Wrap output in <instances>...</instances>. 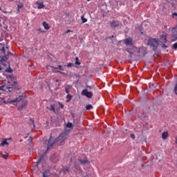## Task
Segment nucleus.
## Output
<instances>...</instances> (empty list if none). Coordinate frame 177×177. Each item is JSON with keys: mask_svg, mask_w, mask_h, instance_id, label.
<instances>
[{"mask_svg": "<svg viewBox=\"0 0 177 177\" xmlns=\"http://www.w3.org/2000/svg\"><path fill=\"white\" fill-rule=\"evenodd\" d=\"M68 137V133H67V131H64L61 133L59 136L55 139L53 138L51 135L48 141L47 150L52 149V147H53V146H55L56 143H57L59 146H63L64 145H66V140H67Z\"/></svg>", "mask_w": 177, "mask_h": 177, "instance_id": "1", "label": "nucleus"}, {"mask_svg": "<svg viewBox=\"0 0 177 177\" xmlns=\"http://www.w3.org/2000/svg\"><path fill=\"white\" fill-rule=\"evenodd\" d=\"M124 50H126L128 53H129L130 56H146L147 55V48L146 47H141L138 48L135 46H131V48L124 47Z\"/></svg>", "mask_w": 177, "mask_h": 177, "instance_id": "2", "label": "nucleus"}, {"mask_svg": "<svg viewBox=\"0 0 177 177\" xmlns=\"http://www.w3.org/2000/svg\"><path fill=\"white\" fill-rule=\"evenodd\" d=\"M21 99H23L22 96H19L18 97L12 100V96L8 95L3 98V102L5 104H9V103H11L12 104H15V103H19V102H21Z\"/></svg>", "mask_w": 177, "mask_h": 177, "instance_id": "3", "label": "nucleus"}, {"mask_svg": "<svg viewBox=\"0 0 177 177\" xmlns=\"http://www.w3.org/2000/svg\"><path fill=\"white\" fill-rule=\"evenodd\" d=\"M1 51L4 54V56L1 57L0 60V63L1 64H2V66H8V62H6V60H8V57L6 56H9V55H12V53L9 51L6 53L5 52V47H3L1 48Z\"/></svg>", "mask_w": 177, "mask_h": 177, "instance_id": "4", "label": "nucleus"}, {"mask_svg": "<svg viewBox=\"0 0 177 177\" xmlns=\"http://www.w3.org/2000/svg\"><path fill=\"white\" fill-rule=\"evenodd\" d=\"M148 45L152 48L153 50H157L158 49V40L157 39H150Z\"/></svg>", "mask_w": 177, "mask_h": 177, "instance_id": "5", "label": "nucleus"}, {"mask_svg": "<svg viewBox=\"0 0 177 177\" xmlns=\"http://www.w3.org/2000/svg\"><path fill=\"white\" fill-rule=\"evenodd\" d=\"M8 82L13 86V85H17V82H16V77L13 75L7 76Z\"/></svg>", "mask_w": 177, "mask_h": 177, "instance_id": "6", "label": "nucleus"}, {"mask_svg": "<svg viewBox=\"0 0 177 177\" xmlns=\"http://www.w3.org/2000/svg\"><path fill=\"white\" fill-rule=\"evenodd\" d=\"M82 95L86 96V97H88V99H92L93 93L91 91H88V89H84L82 91Z\"/></svg>", "mask_w": 177, "mask_h": 177, "instance_id": "7", "label": "nucleus"}, {"mask_svg": "<svg viewBox=\"0 0 177 177\" xmlns=\"http://www.w3.org/2000/svg\"><path fill=\"white\" fill-rule=\"evenodd\" d=\"M0 91H4L5 92H12V87H9L6 84H1L0 85Z\"/></svg>", "mask_w": 177, "mask_h": 177, "instance_id": "8", "label": "nucleus"}, {"mask_svg": "<svg viewBox=\"0 0 177 177\" xmlns=\"http://www.w3.org/2000/svg\"><path fill=\"white\" fill-rule=\"evenodd\" d=\"M124 44H125V45H129L130 46L129 48H132V46H133V42L132 38H131V37H129V38L124 39Z\"/></svg>", "mask_w": 177, "mask_h": 177, "instance_id": "9", "label": "nucleus"}, {"mask_svg": "<svg viewBox=\"0 0 177 177\" xmlns=\"http://www.w3.org/2000/svg\"><path fill=\"white\" fill-rule=\"evenodd\" d=\"M120 24V21L116 20H113L110 22V26L111 27H112V28H115L116 27H119Z\"/></svg>", "mask_w": 177, "mask_h": 177, "instance_id": "10", "label": "nucleus"}, {"mask_svg": "<svg viewBox=\"0 0 177 177\" xmlns=\"http://www.w3.org/2000/svg\"><path fill=\"white\" fill-rule=\"evenodd\" d=\"M51 68L53 73H59L58 71H56L57 70V68H59V70H61V71H64V68L61 65H57V67L51 66Z\"/></svg>", "mask_w": 177, "mask_h": 177, "instance_id": "11", "label": "nucleus"}, {"mask_svg": "<svg viewBox=\"0 0 177 177\" xmlns=\"http://www.w3.org/2000/svg\"><path fill=\"white\" fill-rule=\"evenodd\" d=\"M26 106H27V100H23L20 106L18 107L19 111H23V109H25V107Z\"/></svg>", "mask_w": 177, "mask_h": 177, "instance_id": "12", "label": "nucleus"}, {"mask_svg": "<svg viewBox=\"0 0 177 177\" xmlns=\"http://www.w3.org/2000/svg\"><path fill=\"white\" fill-rule=\"evenodd\" d=\"M37 165H44L45 164V156H41L37 162Z\"/></svg>", "mask_w": 177, "mask_h": 177, "instance_id": "13", "label": "nucleus"}, {"mask_svg": "<svg viewBox=\"0 0 177 177\" xmlns=\"http://www.w3.org/2000/svg\"><path fill=\"white\" fill-rule=\"evenodd\" d=\"M10 139L12 138L3 139V140L1 141V143L0 144V146H1L2 147H5V146H9V142H8V140H10Z\"/></svg>", "mask_w": 177, "mask_h": 177, "instance_id": "14", "label": "nucleus"}, {"mask_svg": "<svg viewBox=\"0 0 177 177\" xmlns=\"http://www.w3.org/2000/svg\"><path fill=\"white\" fill-rule=\"evenodd\" d=\"M50 160L54 164H56V162H57V161H59V156H51L50 158Z\"/></svg>", "mask_w": 177, "mask_h": 177, "instance_id": "15", "label": "nucleus"}, {"mask_svg": "<svg viewBox=\"0 0 177 177\" xmlns=\"http://www.w3.org/2000/svg\"><path fill=\"white\" fill-rule=\"evenodd\" d=\"M168 138H169V134L168 133V131H164L162 133V139L163 140H167V139H168Z\"/></svg>", "mask_w": 177, "mask_h": 177, "instance_id": "16", "label": "nucleus"}, {"mask_svg": "<svg viewBox=\"0 0 177 177\" xmlns=\"http://www.w3.org/2000/svg\"><path fill=\"white\" fill-rule=\"evenodd\" d=\"M36 5H37V9H44V8H45L44 2L37 1Z\"/></svg>", "mask_w": 177, "mask_h": 177, "instance_id": "17", "label": "nucleus"}, {"mask_svg": "<svg viewBox=\"0 0 177 177\" xmlns=\"http://www.w3.org/2000/svg\"><path fill=\"white\" fill-rule=\"evenodd\" d=\"M42 26L45 30H50V26L46 21H43Z\"/></svg>", "mask_w": 177, "mask_h": 177, "instance_id": "18", "label": "nucleus"}, {"mask_svg": "<svg viewBox=\"0 0 177 177\" xmlns=\"http://www.w3.org/2000/svg\"><path fill=\"white\" fill-rule=\"evenodd\" d=\"M160 40L162 41V42H164L165 44H167V42H168V41L167 40V35H162L160 37Z\"/></svg>", "mask_w": 177, "mask_h": 177, "instance_id": "19", "label": "nucleus"}, {"mask_svg": "<svg viewBox=\"0 0 177 177\" xmlns=\"http://www.w3.org/2000/svg\"><path fill=\"white\" fill-rule=\"evenodd\" d=\"M79 162L80 164H83V165H85V164H87V162H89V160H88V159H84V160H79Z\"/></svg>", "mask_w": 177, "mask_h": 177, "instance_id": "20", "label": "nucleus"}, {"mask_svg": "<svg viewBox=\"0 0 177 177\" xmlns=\"http://www.w3.org/2000/svg\"><path fill=\"white\" fill-rule=\"evenodd\" d=\"M50 111H53V113H56V110L55 109V105L51 104L50 108L49 109Z\"/></svg>", "mask_w": 177, "mask_h": 177, "instance_id": "21", "label": "nucleus"}, {"mask_svg": "<svg viewBox=\"0 0 177 177\" xmlns=\"http://www.w3.org/2000/svg\"><path fill=\"white\" fill-rule=\"evenodd\" d=\"M92 109H93V106L91 104H87L86 106V110H92Z\"/></svg>", "mask_w": 177, "mask_h": 177, "instance_id": "22", "label": "nucleus"}, {"mask_svg": "<svg viewBox=\"0 0 177 177\" xmlns=\"http://www.w3.org/2000/svg\"><path fill=\"white\" fill-rule=\"evenodd\" d=\"M72 97H73V96H71V95L68 94L66 95V99H67L66 102H70L71 100Z\"/></svg>", "mask_w": 177, "mask_h": 177, "instance_id": "23", "label": "nucleus"}, {"mask_svg": "<svg viewBox=\"0 0 177 177\" xmlns=\"http://www.w3.org/2000/svg\"><path fill=\"white\" fill-rule=\"evenodd\" d=\"M79 60H80V59L78 58V57H76L75 64H77L78 66H80V64H81V63H80Z\"/></svg>", "mask_w": 177, "mask_h": 177, "instance_id": "24", "label": "nucleus"}, {"mask_svg": "<svg viewBox=\"0 0 177 177\" xmlns=\"http://www.w3.org/2000/svg\"><path fill=\"white\" fill-rule=\"evenodd\" d=\"M81 19H82V23H86V21H88V19L84 18V16L81 17Z\"/></svg>", "mask_w": 177, "mask_h": 177, "instance_id": "25", "label": "nucleus"}, {"mask_svg": "<svg viewBox=\"0 0 177 177\" xmlns=\"http://www.w3.org/2000/svg\"><path fill=\"white\" fill-rule=\"evenodd\" d=\"M66 127H67V128H72V127H73V123H71V122H68V123L66 124Z\"/></svg>", "mask_w": 177, "mask_h": 177, "instance_id": "26", "label": "nucleus"}, {"mask_svg": "<svg viewBox=\"0 0 177 177\" xmlns=\"http://www.w3.org/2000/svg\"><path fill=\"white\" fill-rule=\"evenodd\" d=\"M23 6H24V5H23V3L18 4L17 5L18 10H19V9H21V8H23Z\"/></svg>", "mask_w": 177, "mask_h": 177, "instance_id": "27", "label": "nucleus"}, {"mask_svg": "<svg viewBox=\"0 0 177 177\" xmlns=\"http://www.w3.org/2000/svg\"><path fill=\"white\" fill-rule=\"evenodd\" d=\"M173 48L174 49H176V50H177V42L173 44Z\"/></svg>", "mask_w": 177, "mask_h": 177, "instance_id": "28", "label": "nucleus"}, {"mask_svg": "<svg viewBox=\"0 0 177 177\" xmlns=\"http://www.w3.org/2000/svg\"><path fill=\"white\" fill-rule=\"evenodd\" d=\"M161 47L163 48V49H167V48H168V46L167 45H165V44H161Z\"/></svg>", "mask_w": 177, "mask_h": 177, "instance_id": "29", "label": "nucleus"}, {"mask_svg": "<svg viewBox=\"0 0 177 177\" xmlns=\"http://www.w3.org/2000/svg\"><path fill=\"white\" fill-rule=\"evenodd\" d=\"M73 66H74V64H73V63H68L67 64V67H73Z\"/></svg>", "mask_w": 177, "mask_h": 177, "instance_id": "30", "label": "nucleus"}, {"mask_svg": "<svg viewBox=\"0 0 177 177\" xmlns=\"http://www.w3.org/2000/svg\"><path fill=\"white\" fill-rule=\"evenodd\" d=\"M30 121L33 125V128H35V123L34 122V120L30 118Z\"/></svg>", "mask_w": 177, "mask_h": 177, "instance_id": "31", "label": "nucleus"}, {"mask_svg": "<svg viewBox=\"0 0 177 177\" xmlns=\"http://www.w3.org/2000/svg\"><path fill=\"white\" fill-rule=\"evenodd\" d=\"M174 92H175L176 95H177V84H176V86H175Z\"/></svg>", "mask_w": 177, "mask_h": 177, "instance_id": "32", "label": "nucleus"}, {"mask_svg": "<svg viewBox=\"0 0 177 177\" xmlns=\"http://www.w3.org/2000/svg\"><path fill=\"white\" fill-rule=\"evenodd\" d=\"M73 31L72 30H67L65 33L66 34H68V32H72Z\"/></svg>", "mask_w": 177, "mask_h": 177, "instance_id": "33", "label": "nucleus"}, {"mask_svg": "<svg viewBox=\"0 0 177 177\" xmlns=\"http://www.w3.org/2000/svg\"><path fill=\"white\" fill-rule=\"evenodd\" d=\"M131 139H135V134H131Z\"/></svg>", "mask_w": 177, "mask_h": 177, "instance_id": "34", "label": "nucleus"}, {"mask_svg": "<svg viewBox=\"0 0 177 177\" xmlns=\"http://www.w3.org/2000/svg\"><path fill=\"white\" fill-rule=\"evenodd\" d=\"M0 10H1L3 13H5V14L8 13V11L2 10V8H0Z\"/></svg>", "mask_w": 177, "mask_h": 177, "instance_id": "35", "label": "nucleus"}, {"mask_svg": "<svg viewBox=\"0 0 177 177\" xmlns=\"http://www.w3.org/2000/svg\"><path fill=\"white\" fill-rule=\"evenodd\" d=\"M61 109H64V105L63 104H60L59 105Z\"/></svg>", "mask_w": 177, "mask_h": 177, "instance_id": "36", "label": "nucleus"}, {"mask_svg": "<svg viewBox=\"0 0 177 177\" xmlns=\"http://www.w3.org/2000/svg\"><path fill=\"white\" fill-rule=\"evenodd\" d=\"M86 88H88V89H92V86H86Z\"/></svg>", "mask_w": 177, "mask_h": 177, "instance_id": "37", "label": "nucleus"}, {"mask_svg": "<svg viewBox=\"0 0 177 177\" xmlns=\"http://www.w3.org/2000/svg\"><path fill=\"white\" fill-rule=\"evenodd\" d=\"M38 31H39V32H45V31L41 30V29H38Z\"/></svg>", "mask_w": 177, "mask_h": 177, "instance_id": "38", "label": "nucleus"}, {"mask_svg": "<svg viewBox=\"0 0 177 177\" xmlns=\"http://www.w3.org/2000/svg\"><path fill=\"white\" fill-rule=\"evenodd\" d=\"M177 40V37H174L173 38V41H176Z\"/></svg>", "mask_w": 177, "mask_h": 177, "instance_id": "39", "label": "nucleus"}, {"mask_svg": "<svg viewBox=\"0 0 177 177\" xmlns=\"http://www.w3.org/2000/svg\"><path fill=\"white\" fill-rule=\"evenodd\" d=\"M66 93H68V89L66 88Z\"/></svg>", "mask_w": 177, "mask_h": 177, "instance_id": "40", "label": "nucleus"}, {"mask_svg": "<svg viewBox=\"0 0 177 177\" xmlns=\"http://www.w3.org/2000/svg\"><path fill=\"white\" fill-rule=\"evenodd\" d=\"M30 135V133H28L27 136H24V138H27V136H28Z\"/></svg>", "mask_w": 177, "mask_h": 177, "instance_id": "41", "label": "nucleus"}, {"mask_svg": "<svg viewBox=\"0 0 177 177\" xmlns=\"http://www.w3.org/2000/svg\"><path fill=\"white\" fill-rule=\"evenodd\" d=\"M58 73H60V74H63V75H64V72L59 71Z\"/></svg>", "mask_w": 177, "mask_h": 177, "instance_id": "42", "label": "nucleus"}, {"mask_svg": "<svg viewBox=\"0 0 177 177\" xmlns=\"http://www.w3.org/2000/svg\"><path fill=\"white\" fill-rule=\"evenodd\" d=\"M2 70H3L2 66H0V72L2 71Z\"/></svg>", "mask_w": 177, "mask_h": 177, "instance_id": "43", "label": "nucleus"}, {"mask_svg": "<svg viewBox=\"0 0 177 177\" xmlns=\"http://www.w3.org/2000/svg\"><path fill=\"white\" fill-rule=\"evenodd\" d=\"M3 158H5V160H6V158H8V156H3Z\"/></svg>", "mask_w": 177, "mask_h": 177, "instance_id": "44", "label": "nucleus"}, {"mask_svg": "<svg viewBox=\"0 0 177 177\" xmlns=\"http://www.w3.org/2000/svg\"><path fill=\"white\" fill-rule=\"evenodd\" d=\"M8 73H12V71H8Z\"/></svg>", "mask_w": 177, "mask_h": 177, "instance_id": "45", "label": "nucleus"}, {"mask_svg": "<svg viewBox=\"0 0 177 177\" xmlns=\"http://www.w3.org/2000/svg\"><path fill=\"white\" fill-rule=\"evenodd\" d=\"M167 2H170L169 0H166Z\"/></svg>", "mask_w": 177, "mask_h": 177, "instance_id": "46", "label": "nucleus"}, {"mask_svg": "<svg viewBox=\"0 0 177 177\" xmlns=\"http://www.w3.org/2000/svg\"><path fill=\"white\" fill-rule=\"evenodd\" d=\"M176 143H177V138L176 139Z\"/></svg>", "mask_w": 177, "mask_h": 177, "instance_id": "47", "label": "nucleus"}, {"mask_svg": "<svg viewBox=\"0 0 177 177\" xmlns=\"http://www.w3.org/2000/svg\"><path fill=\"white\" fill-rule=\"evenodd\" d=\"M0 27H2V25L0 24Z\"/></svg>", "mask_w": 177, "mask_h": 177, "instance_id": "48", "label": "nucleus"}, {"mask_svg": "<svg viewBox=\"0 0 177 177\" xmlns=\"http://www.w3.org/2000/svg\"><path fill=\"white\" fill-rule=\"evenodd\" d=\"M87 1H88V2H89L90 0H87Z\"/></svg>", "mask_w": 177, "mask_h": 177, "instance_id": "49", "label": "nucleus"}]
</instances>
